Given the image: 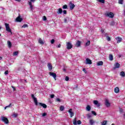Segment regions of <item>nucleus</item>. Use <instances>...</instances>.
<instances>
[{
	"label": "nucleus",
	"instance_id": "nucleus-19",
	"mask_svg": "<svg viewBox=\"0 0 125 125\" xmlns=\"http://www.w3.org/2000/svg\"><path fill=\"white\" fill-rule=\"evenodd\" d=\"M62 12H63V10L61 8H59L58 11L57 12V14H62Z\"/></svg>",
	"mask_w": 125,
	"mask_h": 125
},
{
	"label": "nucleus",
	"instance_id": "nucleus-16",
	"mask_svg": "<svg viewBox=\"0 0 125 125\" xmlns=\"http://www.w3.org/2000/svg\"><path fill=\"white\" fill-rule=\"evenodd\" d=\"M82 43V42L80 41H78L76 42V44L75 45V46H76L77 47H80V46H81V44Z\"/></svg>",
	"mask_w": 125,
	"mask_h": 125
},
{
	"label": "nucleus",
	"instance_id": "nucleus-39",
	"mask_svg": "<svg viewBox=\"0 0 125 125\" xmlns=\"http://www.w3.org/2000/svg\"><path fill=\"white\" fill-rule=\"evenodd\" d=\"M22 28H28V24H23Z\"/></svg>",
	"mask_w": 125,
	"mask_h": 125
},
{
	"label": "nucleus",
	"instance_id": "nucleus-60",
	"mask_svg": "<svg viewBox=\"0 0 125 125\" xmlns=\"http://www.w3.org/2000/svg\"><path fill=\"white\" fill-rule=\"evenodd\" d=\"M63 70L64 72H66V69L64 68V69H63Z\"/></svg>",
	"mask_w": 125,
	"mask_h": 125
},
{
	"label": "nucleus",
	"instance_id": "nucleus-23",
	"mask_svg": "<svg viewBox=\"0 0 125 125\" xmlns=\"http://www.w3.org/2000/svg\"><path fill=\"white\" fill-rule=\"evenodd\" d=\"M97 66H102L103 65V62L102 61H99L97 62Z\"/></svg>",
	"mask_w": 125,
	"mask_h": 125
},
{
	"label": "nucleus",
	"instance_id": "nucleus-31",
	"mask_svg": "<svg viewBox=\"0 0 125 125\" xmlns=\"http://www.w3.org/2000/svg\"><path fill=\"white\" fill-rule=\"evenodd\" d=\"M91 109V106L89 105H87L86 107V110H90Z\"/></svg>",
	"mask_w": 125,
	"mask_h": 125
},
{
	"label": "nucleus",
	"instance_id": "nucleus-43",
	"mask_svg": "<svg viewBox=\"0 0 125 125\" xmlns=\"http://www.w3.org/2000/svg\"><path fill=\"white\" fill-rule=\"evenodd\" d=\"M92 114L94 115V116H96V112L94 111H92Z\"/></svg>",
	"mask_w": 125,
	"mask_h": 125
},
{
	"label": "nucleus",
	"instance_id": "nucleus-34",
	"mask_svg": "<svg viewBox=\"0 0 125 125\" xmlns=\"http://www.w3.org/2000/svg\"><path fill=\"white\" fill-rule=\"evenodd\" d=\"M62 8L63 9H67V8H68V6L67 5H64L63 6H62Z\"/></svg>",
	"mask_w": 125,
	"mask_h": 125
},
{
	"label": "nucleus",
	"instance_id": "nucleus-35",
	"mask_svg": "<svg viewBox=\"0 0 125 125\" xmlns=\"http://www.w3.org/2000/svg\"><path fill=\"white\" fill-rule=\"evenodd\" d=\"M18 53H19V52L17 51L14 52L13 53L14 56H16L17 55H18Z\"/></svg>",
	"mask_w": 125,
	"mask_h": 125
},
{
	"label": "nucleus",
	"instance_id": "nucleus-41",
	"mask_svg": "<svg viewBox=\"0 0 125 125\" xmlns=\"http://www.w3.org/2000/svg\"><path fill=\"white\" fill-rule=\"evenodd\" d=\"M55 42V40H54V39H52L51 41V44H53V43H54Z\"/></svg>",
	"mask_w": 125,
	"mask_h": 125
},
{
	"label": "nucleus",
	"instance_id": "nucleus-55",
	"mask_svg": "<svg viewBox=\"0 0 125 125\" xmlns=\"http://www.w3.org/2000/svg\"><path fill=\"white\" fill-rule=\"evenodd\" d=\"M101 32H102V33L103 34V33H104V29H101Z\"/></svg>",
	"mask_w": 125,
	"mask_h": 125
},
{
	"label": "nucleus",
	"instance_id": "nucleus-17",
	"mask_svg": "<svg viewBox=\"0 0 125 125\" xmlns=\"http://www.w3.org/2000/svg\"><path fill=\"white\" fill-rule=\"evenodd\" d=\"M68 113L70 114V118H72V117H74L75 113L73 112L72 110H68Z\"/></svg>",
	"mask_w": 125,
	"mask_h": 125
},
{
	"label": "nucleus",
	"instance_id": "nucleus-7",
	"mask_svg": "<svg viewBox=\"0 0 125 125\" xmlns=\"http://www.w3.org/2000/svg\"><path fill=\"white\" fill-rule=\"evenodd\" d=\"M76 118H75L74 120H73V125H82V121L81 120H78L77 122V120L76 119Z\"/></svg>",
	"mask_w": 125,
	"mask_h": 125
},
{
	"label": "nucleus",
	"instance_id": "nucleus-6",
	"mask_svg": "<svg viewBox=\"0 0 125 125\" xmlns=\"http://www.w3.org/2000/svg\"><path fill=\"white\" fill-rule=\"evenodd\" d=\"M38 105L39 106V107H42V108H44V109L47 108V105L43 103H38Z\"/></svg>",
	"mask_w": 125,
	"mask_h": 125
},
{
	"label": "nucleus",
	"instance_id": "nucleus-14",
	"mask_svg": "<svg viewBox=\"0 0 125 125\" xmlns=\"http://www.w3.org/2000/svg\"><path fill=\"white\" fill-rule=\"evenodd\" d=\"M86 64H88L89 65H90L92 64V62L90 60V59L87 58L86 59Z\"/></svg>",
	"mask_w": 125,
	"mask_h": 125
},
{
	"label": "nucleus",
	"instance_id": "nucleus-63",
	"mask_svg": "<svg viewBox=\"0 0 125 125\" xmlns=\"http://www.w3.org/2000/svg\"><path fill=\"white\" fill-rule=\"evenodd\" d=\"M1 29V26H0V30Z\"/></svg>",
	"mask_w": 125,
	"mask_h": 125
},
{
	"label": "nucleus",
	"instance_id": "nucleus-45",
	"mask_svg": "<svg viewBox=\"0 0 125 125\" xmlns=\"http://www.w3.org/2000/svg\"><path fill=\"white\" fill-rule=\"evenodd\" d=\"M11 104H10L8 106H6V107H5V109H6V108H8V107H11Z\"/></svg>",
	"mask_w": 125,
	"mask_h": 125
},
{
	"label": "nucleus",
	"instance_id": "nucleus-29",
	"mask_svg": "<svg viewBox=\"0 0 125 125\" xmlns=\"http://www.w3.org/2000/svg\"><path fill=\"white\" fill-rule=\"evenodd\" d=\"M97 1L101 3H105V0H97Z\"/></svg>",
	"mask_w": 125,
	"mask_h": 125
},
{
	"label": "nucleus",
	"instance_id": "nucleus-21",
	"mask_svg": "<svg viewBox=\"0 0 125 125\" xmlns=\"http://www.w3.org/2000/svg\"><path fill=\"white\" fill-rule=\"evenodd\" d=\"M47 66H48V68L50 71H51V70H52V65H51V63H48L47 64Z\"/></svg>",
	"mask_w": 125,
	"mask_h": 125
},
{
	"label": "nucleus",
	"instance_id": "nucleus-50",
	"mask_svg": "<svg viewBox=\"0 0 125 125\" xmlns=\"http://www.w3.org/2000/svg\"><path fill=\"white\" fill-rule=\"evenodd\" d=\"M57 48H60L61 47V44H59L58 46H57Z\"/></svg>",
	"mask_w": 125,
	"mask_h": 125
},
{
	"label": "nucleus",
	"instance_id": "nucleus-42",
	"mask_svg": "<svg viewBox=\"0 0 125 125\" xmlns=\"http://www.w3.org/2000/svg\"><path fill=\"white\" fill-rule=\"evenodd\" d=\"M47 19H46V17H45V16H44L43 17V21H46Z\"/></svg>",
	"mask_w": 125,
	"mask_h": 125
},
{
	"label": "nucleus",
	"instance_id": "nucleus-3",
	"mask_svg": "<svg viewBox=\"0 0 125 125\" xmlns=\"http://www.w3.org/2000/svg\"><path fill=\"white\" fill-rule=\"evenodd\" d=\"M66 48L67 49H72L73 48V45L70 42H66Z\"/></svg>",
	"mask_w": 125,
	"mask_h": 125
},
{
	"label": "nucleus",
	"instance_id": "nucleus-54",
	"mask_svg": "<svg viewBox=\"0 0 125 125\" xmlns=\"http://www.w3.org/2000/svg\"><path fill=\"white\" fill-rule=\"evenodd\" d=\"M29 5H30V6L31 5H33V4H32V2L29 1Z\"/></svg>",
	"mask_w": 125,
	"mask_h": 125
},
{
	"label": "nucleus",
	"instance_id": "nucleus-25",
	"mask_svg": "<svg viewBox=\"0 0 125 125\" xmlns=\"http://www.w3.org/2000/svg\"><path fill=\"white\" fill-rule=\"evenodd\" d=\"M109 60L110 61H113V55H112V54H109Z\"/></svg>",
	"mask_w": 125,
	"mask_h": 125
},
{
	"label": "nucleus",
	"instance_id": "nucleus-24",
	"mask_svg": "<svg viewBox=\"0 0 125 125\" xmlns=\"http://www.w3.org/2000/svg\"><path fill=\"white\" fill-rule=\"evenodd\" d=\"M38 42L40 43V44H43V43H44V42H43V41L42 39H41V38H40L39 39Z\"/></svg>",
	"mask_w": 125,
	"mask_h": 125
},
{
	"label": "nucleus",
	"instance_id": "nucleus-44",
	"mask_svg": "<svg viewBox=\"0 0 125 125\" xmlns=\"http://www.w3.org/2000/svg\"><path fill=\"white\" fill-rule=\"evenodd\" d=\"M56 101H57V102H61V100L59 98H57Z\"/></svg>",
	"mask_w": 125,
	"mask_h": 125
},
{
	"label": "nucleus",
	"instance_id": "nucleus-9",
	"mask_svg": "<svg viewBox=\"0 0 125 125\" xmlns=\"http://www.w3.org/2000/svg\"><path fill=\"white\" fill-rule=\"evenodd\" d=\"M16 21L17 22H22L23 21V19L21 18V16L20 15L16 19Z\"/></svg>",
	"mask_w": 125,
	"mask_h": 125
},
{
	"label": "nucleus",
	"instance_id": "nucleus-33",
	"mask_svg": "<svg viewBox=\"0 0 125 125\" xmlns=\"http://www.w3.org/2000/svg\"><path fill=\"white\" fill-rule=\"evenodd\" d=\"M123 2H124V0H118V3L119 4H123Z\"/></svg>",
	"mask_w": 125,
	"mask_h": 125
},
{
	"label": "nucleus",
	"instance_id": "nucleus-8",
	"mask_svg": "<svg viewBox=\"0 0 125 125\" xmlns=\"http://www.w3.org/2000/svg\"><path fill=\"white\" fill-rule=\"evenodd\" d=\"M93 104H94V105H96L97 107H98V108H99V107L101 106V104L98 102V101H93Z\"/></svg>",
	"mask_w": 125,
	"mask_h": 125
},
{
	"label": "nucleus",
	"instance_id": "nucleus-48",
	"mask_svg": "<svg viewBox=\"0 0 125 125\" xmlns=\"http://www.w3.org/2000/svg\"><path fill=\"white\" fill-rule=\"evenodd\" d=\"M54 96H55V95H54V94H51L50 95V98H54Z\"/></svg>",
	"mask_w": 125,
	"mask_h": 125
},
{
	"label": "nucleus",
	"instance_id": "nucleus-22",
	"mask_svg": "<svg viewBox=\"0 0 125 125\" xmlns=\"http://www.w3.org/2000/svg\"><path fill=\"white\" fill-rule=\"evenodd\" d=\"M7 45H8V47H9V48H10V47H11V46H12V43H11V42L10 41H7Z\"/></svg>",
	"mask_w": 125,
	"mask_h": 125
},
{
	"label": "nucleus",
	"instance_id": "nucleus-26",
	"mask_svg": "<svg viewBox=\"0 0 125 125\" xmlns=\"http://www.w3.org/2000/svg\"><path fill=\"white\" fill-rule=\"evenodd\" d=\"M107 35H108L107 33L105 34V36H106V40L108 41V42H110V41H111V38H110V37L107 36Z\"/></svg>",
	"mask_w": 125,
	"mask_h": 125
},
{
	"label": "nucleus",
	"instance_id": "nucleus-18",
	"mask_svg": "<svg viewBox=\"0 0 125 125\" xmlns=\"http://www.w3.org/2000/svg\"><path fill=\"white\" fill-rule=\"evenodd\" d=\"M70 21H71L70 20V18H69V17H66L64 19V23H68V22H70Z\"/></svg>",
	"mask_w": 125,
	"mask_h": 125
},
{
	"label": "nucleus",
	"instance_id": "nucleus-1",
	"mask_svg": "<svg viewBox=\"0 0 125 125\" xmlns=\"http://www.w3.org/2000/svg\"><path fill=\"white\" fill-rule=\"evenodd\" d=\"M1 120L2 122L4 123L6 125H8L9 122H8V119L6 117H4L3 116L1 117Z\"/></svg>",
	"mask_w": 125,
	"mask_h": 125
},
{
	"label": "nucleus",
	"instance_id": "nucleus-47",
	"mask_svg": "<svg viewBox=\"0 0 125 125\" xmlns=\"http://www.w3.org/2000/svg\"><path fill=\"white\" fill-rule=\"evenodd\" d=\"M65 81H66V82H68V81H69V77L66 76V77H65Z\"/></svg>",
	"mask_w": 125,
	"mask_h": 125
},
{
	"label": "nucleus",
	"instance_id": "nucleus-52",
	"mask_svg": "<svg viewBox=\"0 0 125 125\" xmlns=\"http://www.w3.org/2000/svg\"><path fill=\"white\" fill-rule=\"evenodd\" d=\"M110 26H114V22L113 21L111 22L110 23Z\"/></svg>",
	"mask_w": 125,
	"mask_h": 125
},
{
	"label": "nucleus",
	"instance_id": "nucleus-53",
	"mask_svg": "<svg viewBox=\"0 0 125 125\" xmlns=\"http://www.w3.org/2000/svg\"><path fill=\"white\" fill-rule=\"evenodd\" d=\"M42 116V117H45V116H46V113H43Z\"/></svg>",
	"mask_w": 125,
	"mask_h": 125
},
{
	"label": "nucleus",
	"instance_id": "nucleus-40",
	"mask_svg": "<svg viewBox=\"0 0 125 125\" xmlns=\"http://www.w3.org/2000/svg\"><path fill=\"white\" fill-rule=\"evenodd\" d=\"M83 72H84V73H85V74H87V71H86V70H85V68H83Z\"/></svg>",
	"mask_w": 125,
	"mask_h": 125
},
{
	"label": "nucleus",
	"instance_id": "nucleus-5",
	"mask_svg": "<svg viewBox=\"0 0 125 125\" xmlns=\"http://www.w3.org/2000/svg\"><path fill=\"white\" fill-rule=\"evenodd\" d=\"M105 16L107 17H109V18H114V13L113 12H108L105 13Z\"/></svg>",
	"mask_w": 125,
	"mask_h": 125
},
{
	"label": "nucleus",
	"instance_id": "nucleus-37",
	"mask_svg": "<svg viewBox=\"0 0 125 125\" xmlns=\"http://www.w3.org/2000/svg\"><path fill=\"white\" fill-rule=\"evenodd\" d=\"M64 109H65V107L63 105H61L60 107V110H64Z\"/></svg>",
	"mask_w": 125,
	"mask_h": 125
},
{
	"label": "nucleus",
	"instance_id": "nucleus-30",
	"mask_svg": "<svg viewBox=\"0 0 125 125\" xmlns=\"http://www.w3.org/2000/svg\"><path fill=\"white\" fill-rule=\"evenodd\" d=\"M91 117H92V114H90V113H88L87 115V118L88 119H90V118H91Z\"/></svg>",
	"mask_w": 125,
	"mask_h": 125
},
{
	"label": "nucleus",
	"instance_id": "nucleus-4",
	"mask_svg": "<svg viewBox=\"0 0 125 125\" xmlns=\"http://www.w3.org/2000/svg\"><path fill=\"white\" fill-rule=\"evenodd\" d=\"M31 98L33 99L36 106H38V100H37V98L35 97V95L33 94H31Z\"/></svg>",
	"mask_w": 125,
	"mask_h": 125
},
{
	"label": "nucleus",
	"instance_id": "nucleus-51",
	"mask_svg": "<svg viewBox=\"0 0 125 125\" xmlns=\"http://www.w3.org/2000/svg\"><path fill=\"white\" fill-rule=\"evenodd\" d=\"M12 88H13L14 90L15 91L16 90V88L14 86H11Z\"/></svg>",
	"mask_w": 125,
	"mask_h": 125
},
{
	"label": "nucleus",
	"instance_id": "nucleus-57",
	"mask_svg": "<svg viewBox=\"0 0 125 125\" xmlns=\"http://www.w3.org/2000/svg\"><path fill=\"white\" fill-rule=\"evenodd\" d=\"M32 2H35L36 1V0H30Z\"/></svg>",
	"mask_w": 125,
	"mask_h": 125
},
{
	"label": "nucleus",
	"instance_id": "nucleus-28",
	"mask_svg": "<svg viewBox=\"0 0 125 125\" xmlns=\"http://www.w3.org/2000/svg\"><path fill=\"white\" fill-rule=\"evenodd\" d=\"M120 75L121 77H123V78L125 77V73L124 71H121L120 73Z\"/></svg>",
	"mask_w": 125,
	"mask_h": 125
},
{
	"label": "nucleus",
	"instance_id": "nucleus-36",
	"mask_svg": "<svg viewBox=\"0 0 125 125\" xmlns=\"http://www.w3.org/2000/svg\"><path fill=\"white\" fill-rule=\"evenodd\" d=\"M106 124H107V121H104L102 123V125H105Z\"/></svg>",
	"mask_w": 125,
	"mask_h": 125
},
{
	"label": "nucleus",
	"instance_id": "nucleus-59",
	"mask_svg": "<svg viewBox=\"0 0 125 125\" xmlns=\"http://www.w3.org/2000/svg\"><path fill=\"white\" fill-rule=\"evenodd\" d=\"M2 60V58L1 57H0V60Z\"/></svg>",
	"mask_w": 125,
	"mask_h": 125
},
{
	"label": "nucleus",
	"instance_id": "nucleus-46",
	"mask_svg": "<svg viewBox=\"0 0 125 125\" xmlns=\"http://www.w3.org/2000/svg\"><path fill=\"white\" fill-rule=\"evenodd\" d=\"M63 14H65V15L67 14V11L66 10H64L63 11Z\"/></svg>",
	"mask_w": 125,
	"mask_h": 125
},
{
	"label": "nucleus",
	"instance_id": "nucleus-32",
	"mask_svg": "<svg viewBox=\"0 0 125 125\" xmlns=\"http://www.w3.org/2000/svg\"><path fill=\"white\" fill-rule=\"evenodd\" d=\"M89 44H90V41H88L86 43H85V45L86 46H88V45H89Z\"/></svg>",
	"mask_w": 125,
	"mask_h": 125
},
{
	"label": "nucleus",
	"instance_id": "nucleus-49",
	"mask_svg": "<svg viewBox=\"0 0 125 125\" xmlns=\"http://www.w3.org/2000/svg\"><path fill=\"white\" fill-rule=\"evenodd\" d=\"M5 75H8V70H6L4 72Z\"/></svg>",
	"mask_w": 125,
	"mask_h": 125
},
{
	"label": "nucleus",
	"instance_id": "nucleus-38",
	"mask_svg": "<svg viewBox=\"0 0 125 125\" xmlns=\"http://www.w3.org/2000/svg\"><path fill=\"white\" fill-rule=\"evenodd\" d=\"M18 114L17 113H15L13 114V116L14 117V118H16V117H18Z\"/></svg>",
	"mask_w": 125,
	"mask_h": 125
},
{
	"label": "nucleus",
	"instance_id": "nucleus-15",
	"mask_svg": "<svg viewBox=\"0 0 125 125\" xmlns=\"http://www.w3.org/2000/svg\"><path fill=\"white\" fill-rule=\"evenodd\" d=\"M116 40L117 41V43H120L123 41V39L120 37H118L116 38Z\"/></svg>",
	"mask_w": 125,
	"mask_h": 125
},
{
	"label": "nucleus",
	"instance_id": "nucleus-58",
	"mask_svg": "<svg viewBox=\"0 0 125 125\" xmlns=\"http://www.w3.org/2000/svg\"><path fill=\"white\" fill-rule=\"evenodd\" d=\"M30 8H31V9L33 8V5H30Z\"/></svg>",
	"mask_w": 125,
	"mask_h": 125
},
{
	"label": "nucleus",
	"instance_id": "nucleus-2",
	"mask_svg": "<svg viewBox=\"0 0 125 125\" xmlns=\"http://www.w3.org/2000/svg\"><path fill=\"white\" fill-rule=\"evenodd\" d=\"M5 25L6 27V30L7 31V32H9V33H11V34H12L11 29H10V27H9V24L5 23Z\"/></svg>",
	"mask_w": 125,
	"mask_h": 125
},
{
	"label": "nucleus",
	"instance_id": "nucleus-12",
	"mask_svg": "<svg viewBox=\"0 0 125 125\" xmlns=\"http://www.w3.org/2000/svg\"><path fill=\"white\" fill-rule=\"evenodd\" d=\"M121 65L119 63H116L114 65V67H113V70H116V69H119L120 68V66Z\"/></svg>",
	"mask_w": 125,
	"mask_h": 125
},
{
	"label": "nucleus",
	"instance_id": "nucleus-64",
	"mask_svg": "<svg viewBox=\"0 0 125 125\" xmlns=\"http://www.w3.org/2000/svg\"><path fill=\"white\" fill-rule=\"evenodd\" d=\"M111 125H115V124H112Z\"/></svg>",
	"mask_w": 125,
	"mask_h": 125
},
{
	"label": "nucleus",
	"instance_id": "nucleus-20",
	"mask_svg": "<svg viewBox=\"0 0 125 125\" xmlns=\"http://www.w3.org/2000/svg\"><path fill=\"white\" fill-rule=\"evenodd\" d=\"M114 92L115 93H119V92H120V88L118 87H115L114 88Z\"/></svg>",
	"mask_w": 125,
	"mask_h": 125
},
{
	"label": "nucleus",
	"instance_id": "nucleus-10",
	"mask_svg": "<svg viewBox=\"0 0 125 125\" xmlns=\"http://www.w3.org/2000/svg\"><path fill=\"white\" fill-rule=\"evenodd\" d=\"M75 4L73 3L71 1L69 2V7H70V10H73V9L75 8Z\"/></svg>",
	"mask_w": 125,
	"mask_h": 125
},
{
	"label": "nucleus",
	"instance_id": "nucleus-62",
	"mask_svg": "<svg viewBox=\"0 0 125 125\" xmlns=\"http://www.w3.org/2000/svg\"><path fill=\"white\" fill-rule=\"evenodd\" d=\"M124 118H125V113L124 114Z\"/></svg>",
	"mask_w": 125,
	"mask_h": 125
},
{
	"label": "nucleus",
	"instance_id": "nucleus-27",
	"mask_svg": "<svg viewBox=\"0 0 125 125\" xmlns=\"http://www.w3.org/2000/svg\"><path fill=\"white\" fill-rule=\"evenodd\" d=\"M95 122H94V121H93V120L91 119L89 120V124L90 125H93V124L95 123Z\"/></svg>",
	"mask_w": 125,
	"mask_h": 125
},
{
	"label": "nucleus",
	"instance_id": "nucleus-13",
	"mask_svg": "<svg viewBox=\"0 0 125 125\" xmlns=\"http://www.w3.org/2000/svg\"><path fill=\"white\" fill-rule=\"evenodd\" d=\"M105 105L106 107H110L111 106V104H110L109 101L107 99L105 100Z\"/></svg>",
	"mask_w": 125,
	"mask_h": 125
},
{
	"label": "nucleus",
	"instance_id": "nucleus-56",
	"mask_svg": "<svg viewBox=\"0 0 125 125\" xmlns=\"http://www.w3.org/2000/svg\"><path fill=\"white\" fill-rule=\"evenodd\" d=\"M16 1H18V2H20L21 1V0H15Z\"/></svg>",
	"mask_w": 125,
	"mask_h": 125
},
{
	"label": "nucleus",
	"instance_id": "nucleus-61",
	"mask_svg": "<svg viewBox=\"0 0 125 125\" xmlns=\"http://www.w3.org/2000/svg\"><path fill=\"white\" fill-rule=\"evenodd\" d=\"M123 110H120V113H123Z\"/></svg>",
	"mask_w": 125,
	"mask_h": 125
},
{
	"label": "nucleus",
	"instance_id": "nucleus-11",
	"mask_svg": "<svg viewBox=\"0 0 125 125\" xmlns=\"http://www.w3.org/2000/svg\"><path fill=\"white\" fill-rule=\"evenodd\" d=\"M50 76H51L52 77L54 78V80L56 81V73H53V72H49Z\"/></svg>",
	"mask_w": 125,
	"mask_h": 125
}]
</instances>
